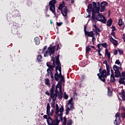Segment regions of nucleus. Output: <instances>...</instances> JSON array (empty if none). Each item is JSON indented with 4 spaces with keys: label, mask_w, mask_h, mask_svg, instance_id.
Returning a JSON list of instances; mask_svg holds the SVG:
<instances>
[{
    "label": "nucleus",
    "mask_w": 125,
    "mask_h": 125,
    "mask_svg": "<svg viewBox=\"0 0 125 125\" xmlns=\"http://www.w3.org/2000/svg\"><path fill=\"white\" fill-rule=\"evenodd\" d=\"M90 49H91L89 47V45H87L86 46V52H88V51H89Z\"/></svg>",
    "instance_id": "obj_35"
},
{
    "label": "nucleus",
    "mask_w": 125,
    "mask_h": 125,
    "mask_svg": "<svg viewBox=\"0 0 125 125\" xmlns=\"http://www.w3.org/2000/svg\"><path fill=\"white\" fill-rule=\"evenodd\" d=\"M122 109L123 111H125V107L124 106H122Z\"/></svg>",
    "instance_id": "obj_50"
},
{
    "label": "nucleus",
    "mask_w": 125,
    "mask_h": 125,
    "mask_svg": "<svg viewBox=\"0 0 125 125\" xmlns=\"http://www.w3.org/2000/svg\"><path fill=\"white\" fill-rule=\"evenodd\" d=\"M46 47H47L46 46H44L42 51V53H43L44 54V57H47V56H48V55H49V56L53 55V54H54V52L55 51L56 46H54L53 47H49L47 50L45 51Z\"/></svg>",
    "instance_id": "obj_2"
},
{
    "label": "nucleus",
    "mask_w": 125,
    "mask_h": 125,
    "mask_svg": "<svg viewBox=\"0 0 125 125\" xmlns=\"http://www.w3.org/2000/svg\"><path fill=\"white\" fill-rule=\"evenodd\" d=\"M46 114L48 117L51 116V112H50V105L49 103L47 104V107H46Z\"/></svg>",
    "instance_id": "obj_15"
},
{
    "label": "nucleus",
    "mask_w": 125,
    "mask_h": 125,
    "mask_svg": "<svg viewBox=\"0 0 125 125\" xmlns=\"http://www.w3.org/2000/svg\"><path fill=\"white\" fill-rule=\"evenodd\" d=\"M45 93L46 95H48V96H49V95L50 96V93L48 91H46Z\"/></svg>",
    "instance_id": "obj_41"
},
{
    "label": "nucleus",
    "mask_w": 125,
    "mask_h": 125,
    "mask_svg": "<svg viewBox=\"0 0 125 125\" xmlns=\"http://www.w3.org/2000/svg\"><path fill=\"white\" fill-rule=\"evenodd\" d=\"M67 105L69 106V108L74 109V102L73 101V98H71L68 101Z\"/></svg>",
    "instance_id": "obj_14"
},
{
    "label": "nucleus",
    "mask_w": 125,
    "mask_h": 125,
    "mask_svg": "<svg viewBox=\"0 0 125 125\" xmlns=\"http://www.w3.org/2000/svg\"><path fill=\"white\" fill-rule=\"evenodd\" d=\"M50 104L52 108H53L54 109H55H55L56 108V105H55V101H53Z\"/></svg>",
    "instance_id": "obj_24"
},
{
    "label": "nucleus",
    "mask_w": 125,
    "mask_h": 125,
    "mask_svg": "<svg viewBox=\"0 0 125 125\" xmlns=\"http://www.w3.org/2000/svg\"><path fill=\"white\" fill-rule=\"evenodd\" d=\"M52 61L47 62L46 66L48 67L47 69V75L48 77H50L52 80L54 79L52 72L54 71V68H56V73L55 74V80L58 82L60 80L61 83L65 82L64 76L61 74V64L59 61V57H53L52 59Z\"/></svg>",
    "instance_id": "obj_1"
},
{
    "label": "nucleus",
    "mask_w": 125,
    "mask_h": 125,
    "mask_svg": "<svg viewBox=\"0 0 125 125\" xmlns=\"http://www.w3.org/2000/svg\"><path fill=\"white\" fill-rule=\"evenodd\" d=\"M52 23V22H51V23Z\"/></svg>",
    "instance_id": "obj_60"
},
{
    "label": "nucleus",
    "mask_w": 125,
    "mask_h": 125,
    "mask_svg": "<svg viewBox=\"0 0 125 125\" xmlns=\"http://www.w3.org/2000/svg\"><path fill=\"white\" fill-rule=\"evenodd\" d=\"M90 47H92V48H93L94 49H95V47L94 46H90Z\"/></svg>",
    "instance_id": "obj_51"
},
{
    "label": "nucleus",
    "mask_w": 125,
    "mask_h": 125,
    "mask_svg": "<svg viewBox=\"0 0 125 125\" xmlns=\"http://www.w3.org/2000/svg\"><path fill=\"white\" fill-rule=\"evenodd\" d=\"M118 25L119 26H122L123 25V20H122V19H120L118 22Z\"/></svg>",
    "instance_id": "obj_31"
},
{
    "label": "nucleus",
    "mask_w": 125,
    "mask_h": 125,
    "mask_svg": "<svg viewBox=\"0 0 125 125\" xmlns=\"http://www.w3.org/2000/svg\"><path fill=\"white\" fill-rule=\"evenodd\" d=\"M112 23H113V21H112V19H109L107 21V26H108V27H110L112 25Z\"/></svg>",
    "instance_id": "obj_25"
},
{
    "label": "nucleus",
    "mask_w": 125,
    "mask_h": 125,
    "mask_svg": "<svg viewBox=\"0 0 125 125\" xmlns=\"http://www.w3.org/2000/svg\"><path fill=\"white\" fill-rule=\"evenodd\" d=\"M107 95L108 96H112V91L108 90Z\"/></svg>",
    "instance_id": "obj_36"
},
{
    "label": "nucleus",
    "mask_w": 125,
    "mask_h": 125,
    "mask_svg": "<svg viewBox=\"0 0 125 125\" xmlns=\"http://www.w3.org/2000/svg\"><path fill=\"white\" fill-rule=\"evenodd\" d=\"M54 112V108L51 109V116L53 115V113Z\"/></svg>",
    "instance_id": "obj_42"
},
{
    "label": "nucleus",
    "mask_w": 125,
    "mask_h": 125,
    "mask_svg": "<svg viewBox=\"0 0 125 125\" xmlns=\"http://www.w3.org/2000/svg\"><path fill=\"white\" fill-rule=\"evenodd\" d=\"M84 32L85 36H87V37H93L94 36V33H93V31L88 32L86 31V27L85 26L84 27Z\"/></svg>",
    "instance_id": "obj_12"
},
{
    "label": "nucleus",
    "mask_w": 125,
    "mask_h": 125,
    "mask_svg": "<svg viewBox=\"0 0 125 125\" xmlns=\"http://www.w3.org/2000/svg\"><path fill=\"white\" fill-rule=\"evenodd\" d=\"M57 26H61L62 25V22H57Z\"/></svg>",
    "instance_id": "obj_45"
},
{
    "label": "nucleus",
    "mask_w": 125,
    "mask_h": 125,
    "mask_svg": "<svg viewBox=\"0 0 125 125\" xmlns=\"http://www.w3.org/2000/svg\"><path fill=\"white\" fill-rule=\"evenodd\" d=\"M43 119H47H47H48V118H47V115H44L43 116Z\"/></svg>",
    "instance_id": "obj_46"
},
{
    "label": "nucleus",
    "mask_w": 125,
    "mask_h": 125,
    "mask_svg": "<svg viewBox=\"0 0 125 125\" xmlns=\"http://www.w3.org/2000/svg\"><path fill=\"white\" fill-rule=\"evenodd\" d=\"M113 71V70H111V72Z\"/></svg>",
    "instance_id": "obj_59"
},
{
    "label": "nucleus",
    "mask_w": 125,
    "mask_h": 125,
    "mask_svg": "<svg viewBox=\"0 0 125 125\" xmlns=\"http://www.w3.org/2000/svg\"><path fill=\"white\" fill-rule=\"evenodd\" d=\"M46 17H49V15H46Z\"/></svg>",
    "instance_id": "obj_54"
},
{
    "label": "nucleus",
    "mask_w": 125,
    "mask_h": 125,
    "mask_svg": "<svg viewBox=\"0 0 125 125\" xmlns=\"http://www.w3.org/2000/svg\"><path fill=\"white\" fill-rule=\"evenodd\" d=\"M113 69L114 71H115L116 78H119L121 77V73L120 72V70H122V67H119L116 65H114L113 66Z\"/></svg>",
    "instance_id": "obj_9"
},
{
    "label": "nucleus",
    "mask_w": 125,
    "mask_h": 125,
    "mask_svg": "<svg viewBox=\"0 0 125 125\" xmlns=\"http://www.w3.org/2000/svg\"><path fill=\"white\" fill-rule=\"evenodd\" d=\"M82 78L83 79V76Z\"/></svg>",
    "instance_id": "obj_58"
},
{
    "label": "nucleus",
    "mask_w": 125,
    "mask_h": 125,
    "mask_svg": "<svg viewBox=\"0 0 125 125\" xmlns=\"http://www.w3.org/2000/svg\"><path fill=\"white\" fill-rule=\"evenodd\" d=\"M96 51H98V53L99 56H102V54H101V53H100V50L96 49Z\"/></svg>",
    "instance_id": "obj_39"
},
{
    "label": "nucleus",
    "mask_w": 125,
    "mask_h": 125,
    "mask_svg": "<svg viewBox=\"0 0 125 125\" xmlns=\"http://www.w3.org/2000/svg\"><path fill=\"white\" fill-rule=\"evenodd\" d=\"M98 14V15L96 18V20L105 24L106 23V18H104V16L102 15V14H100V13Z\"/></svg>",
    "instance_id": "obj_10"
},
{
    "label": "nucleus",
    "mask_w": 125,
    "mask_h": 125,
    "mask_svg": "<svg viewBox=\"0 0 125 125\" xmlns=\"http://www.w3.org/2000/svg\"><path fill=\"white\" fill-rule=\"evenodd\" d=\"M73 110V109H71L69 107V106H68L66 109H65V115L67 116L68 115H69V113H70V111Z\"/></svg>",
    "instance_id": "obj_21"
},
{
    "label": "nucleus",
    "mask_w": 125,
    "mask_h": 125,
    "mask_svg": "<svg viewBox=\"0 0 125 125\" xmlns=\"http://www.w3.org/2000/svg\"><path fill=\"white\" fill-rule=\"evenodd\" d=\"M57 50H58V49H59V44H58L57 45Z\"/></svg>",
    "instance_id": "obj_49"
},
{
    "label": "nucleus",
    "mask_w": 125,
    "mask_h": 125,
    "mask_svg": "<svg viewBox=\"0 0 125 125\" xmlns=\"http://www.w3.org/2000/svg\"><path fill=\"white\" fill-rule=\"evenodd\" d=\"M107 2L103 1L101 3V9L100 10V11L101 12H103V11H105V6L107 5Z\"/></svg>",
    "instance_id": "obj_13"
},
{
    "label": "nucleus",
    "mask_w": 125,
    "mask_h": 125,
    "mask_svg": "<svg viewBox=\"0 0 125 125\" xmlns=\"http://www.w3.org/2000/svg\"><path fill=\"white\" fill-rule=\"evenodd\" d=\"M120 113L119 112H117L116 114H115V117H116V119L114 121V125H119V122L118 121H120V119H121V115H120Z\"/></svg>",
    "instance_id": "obj_11"
},
{
    "label": "nucleus",
    "mask_w": 125,
    "mask_h": 125,
    "mask_svg": "<svg viewBox=\"0 0 125 125\" xmlns=\"http://www.w3.org/2000/svg\"><path fill=\"white\" fill-rule=\"evenodd\" d=\"M121 78L124 80H125V71L122 73Z\"/></svg>",
    "instance_id": "obj_29"
},
{
    "label": "nucleus",
    "mask_w": 125,
    "mask_h": 125,
    "mask_svg": "<svg viewBox=\"0 0 125 125\" xmlns=\"http://www.w3.org/2000/svg\"><path fill=\"white\" fill-rule=\"evenodd\" d=\"M115 64H117V65H120V66H122V63L120 62V60H117L115 62Z\"/></svg>",
    "instance_id": "obj_34"
},
{
    "label": "nucleus",
    "mask_w": 125,
    "mask_h": 125,
    "mask_svg": "<svg viewBox=\"0 0 125 125\" xmlns=\"http://www.w3.org/2000/svg\"><path fill=\"white\" fill-rule=\"evenodd\" d=\"M112 36H113V37L115 38V33H111Z\"/></svg>",
    "instance_id": "obj_53"
},
{
    "label": "nucleus",
    "mask_w": 125,
    "mask_h": 125,
    "mask_svg": "<svg viewBox=\"0 0 125 125\" xmlns=\"http://www.w3.org/2000/svg\"><path fill=\"white\" fill-rule=\"evenodd\" d=\"M67 124V119L66 117L63 118L62 125H66Z\"/></svg>",
    "instance_id": "obj_30"
},
{
    "label": "nucleus",
    "mask_w": 125,
    "mask_h": 125,
    "mask_svg": "<svg viewBox=\"0 0 125 125\" xmlns=\"http://www.w3.org/2000/svg\"><path fill=\"white\" fill-rule=\"evenodd\" d=\"M45 84H46V85H48V86H49L50 85V82H49V79H45Z\"/></svg>",
    "instance_id": "obj_26"
},
{
    "label": "nucleus",
    "mask_w": 125,
    "mask_h": 125,
    "mask_svg": "<svg viewBox=\"0 0 125 125\" xmlns=\"http://www.w3.org/2000/svg\"><path fill=\"white\" fill-rule=\"evenodd\" d=\"M118 50H115L114 51V55H117V54H118Z\"/></svg>",
    "instance_id": "obj_43"
},
{
    "label": "nucleus",
    "mask_w": 125,
    "mask_h": 125,
    "mask_svg": "<svg viewBox=\"0 0 125 125\" xmlns=\"http://www.w3.org/2000/svg\"><path fill=\"white\" fill-rule=\"evenodd\" d=\"M74 1H75L74 0H71V3H74Z\"/></svg>",
    "instance_id": "obj_52"
},
{
    "label": "nucleus",
    "mask_w": 125,
    "mask_h": 125,
    "mask_svg": "<svg viewBox=\"0 0 125 125\" xmlns=\"http://www.w3.org/2000/svg\"><path fill=\"white\" fill-rule=\"evenodd\" d=\"M100 74L98 73L97 76L100 79L101 81H102L104 83H105V78L107 77V72L105 69H102L101 68L99 69Z\"/></svg>",
    "instance_id": "obj_6"
},
{
    "label": "nucleus",
    "mask_w": 125,
    "mask_h": 125,
    "mask_svg": "<svg viewBox=\"0 0 125 125\" xmlns=\"http://www.w3.org/2000/svg\"><path fill=\"white\" fill-rule=\"evenodd\" d=\"M88 9H87V12H88V16H87V17L89 18L90 17V11H92V4H89L88 5Z\"/></svg>",
    "instance_id": "obj_16"
},
{
    "label": "nucleus",
    "mask_w": 125,
    "mask_h": 125,
    "mask_svg": "<svg viewBox=\"0 0 125 125\" xmlns=\"http://www.w3.org/2000/svg\"><path fill=\"white\" fill-rule=\"evenodd\" d=\"M35 42H36V44L37 45H39V44H40V38L39 37H36L35 38Z\"/></svg>",
    "instance_id": "obj_23"
},
{
    "label": "nucleus",
    "mask_w": 125,
    "mask_h": 125,
    "mask_svg": "<svg viewBox=\"0 0 125 125\" xmlns=\"http://www.w3.org/2000/svg\"><path fill=\"white\" fill-rule=\"evenodd\" d=\"M91 38H92V42H93V41H94V40H95V37H94V35H93V37H91Z\"/></svg>",
    "instance_id": "obj_44"
},
{
    "label": "nucleus",
    "mask_w": 125,
    "mask_h": 125,
    "mask_svg": "<svg viewBox=\"0 0 125 125\" xmlns=\"http://www.w3.org/2000/svg\"><path fill=\"white\" fill-rule=\"evenodd\" d=\"M73 125V121L72 120H69L67 122V125Z\"/></svg>",
    "instance_id": "obj_32"
},
{
    "label": "nucleus",
    "mask_w": 125,
    "mask_h": 125,
    "mask_svg": "<svg viewBox=\"0 0 125 125\" xmlns=\"http://www.w3.org/2000/svg\"><path fill=\"white\" fill-rule=\"evenodd\" d=\"M113 31H115V30H116V28H115V27H114V28L113 29Z\"/></svg>",
    "instance_id": "obj_55"
},
{
    "label": "nucleus",
    "mask_w": 125,
    "mask_h": 125,
    "mask_svg": "<svg viewBox=\"0 0 125 125\" xmlns=\"http://www.w3.org/2000/svg\"><path fill=\"white\" fill-rule=\"evenodd\" d=\"M41 115H43V114L42 113Z\"/></svg>",
    "instance_id": "obj_57"
},
{
    "label": "nucleus",
    "mask_w": 125,
    "mask_h": 125,
    "mask_svg": "<svg viewBox=\"0 0 125 125\" xmlns=\"http://www.w3.org/2000/svg\"><path fill=\"white\" fill-rule=\"evenodd\" d=\"M125 80L122 78H120V79L119 80V83L120 84H124V85H125Z\"/></svg>",
    "instance_id": "obj_22"
},
{
    "label": "nucleus",
    "mask_w": 125,
    "mask_h": 125,
    "mask_svg": "<svg viewBox=\"0 0 125 125\" xmlns=\"http://www.w3.org/2000/svg\"><path fill=\"white\" fill-rule=\"evenodd\" d=\"M123 39L124 40V42H125V34H123Z\"/></svg>",
    "instance_id": "obj_48"
},
{
    "label": "nucleus",
    "mask_w": 125,
    "mask_h": 125,
    "mask_svg": "<svg viewBox=\"0 0 125 125\" xmlns=\"http://www.w3.org/2000/svg\"><path fill=\"white\" fill-rule=\"evenodd\" d=\"M105 55H106L107 57L108 58V59H110V58H111V53L109 52L108 48L105 49Z\"/></svg>",
    "instance_id": "obj_20"
},
{
    "label": "nucleus",
    "mask_w": 125,
    "mask_h": 125,
    "mask_svg": "<svg viewBox=\"0 0 125 125\" xmlns=\"http://www.w3.org/2000/svg\"><path fill=\"white\" fill-rule=\"evenodd\" d=\"M50 97L53 101H56V97H57V93L54 92V85H52L50 90Z\"/></svg>",
    "instance_id": "obj_7"
},
{
    "label": "nucleus",
    "mask_w": 125,
    "mask_h": 125,
    "mask_svg": "<svg viewBox=\"0 0 125 125\" xmlns=\"http://www.w3.org/2000/svg\"><path fill=\"white\" fill-rule=\"evenodd\" d=\"M103 63H104V64H105V65H106V69H107V76H109V75H110V66L107 63V61H106V60L104 61L103 62Z\"/></svg>",
    "instance_id": "obj_17"
},
{
    "label": "nucleus",
    "mask_w": 125,
    "mask_h": 125,
    "mask_svg": "<svg viewBox=\"0 0 125 125\" xmlns=\"http://www.w3.org/2000/svg\"><path fill=\"white\" fill-rule=\"evenodd\" d=\"M62 87V85H61V83H58L56 86V90L55 91V92L57 93L58 98L59 99H60V100L62 98V90L61 89Z\"/></svg>",
    "instance_id": "obj_5"
},
{
    "label": "nucleus",
    "mask_w": 125,
    "mask_h": 125,
    "mask_svg": "<svg viewBox=\"0 0 125 125\" xmlns=\"http://www.w3.org/2000/svg\"><path fill=\"white\" fill-rule=\"evenodd\" d=\"M66 0V1H67V0Z\"/></svg>",
    "instance_id": "obj_61"
},
{
    "label": "nucleus",
    "mask_w": 125,
    "mask_h": 125,
    "mask_svg": "<svg viewBox=\"0 0 125 125\" xmlns=\"http://www.w3.org/2000/svg\"><path fill=\"white\" fill-rule=\"evenodd\" d=\"M122 118H124V119H125V112H124L122 114Z\"/></svg>",
    "instance_id": "obj_47"
},
{
    "label": "nucleus",
    "mask_w": 125,
    "mask_h": 125,
    "mask_svg": "<svg viewBox=\"0 0 125 125\" xmlns=\"http://www.w3.org/2000/svg\"><path fill=\"white\" fill-rule=\"evenodd\" d=\"M102 45V43L98 44L97 45V47L99 48V50H100V47H101V46Z\"/></svg>",
    "instance_id": "obj_38"
},
{
    "label": "nucleus",
    "mask_w": 125,
    "mask_h": 125,
    "mask_svg": "<svg viewBox=\"0 0 125 125\" xmlns=\"http://www.w3.org/2000/svg\"><path fill=\"white\" fill-rule=\"evenodd\" d=\"M110 41L111 42H112L115 46H116V45H118V41H117V40L114 39L113 38L111 37L110 39Z\"/></svg>",
    "instance_id": "obj_19"
},
{
    "label": "nucleus",
    "mask_w": 125,
    "mask_h": 125,
    "mask_svg": "<svg viewBox=\"0 0 125 125\" xmlns=\"http://www.w3.org/2000/svg\"><path fill=\"white\" fill-rule=\"evenodd\" d=\"M68 95H67L66 94H65V93L64 94V99H68Z\"/></svg>",
    "instance_id": "obj_40"
},
{
    "label": "nucleus",
    "mask_w": 125,
    "mask_h": 125,
    "mask_svg": "<svg viewBox=\"0 0 125 125\" xmlns=\"http://www.w3.org/2000/svg\"><path fill=\"white\" fill-rule=\"evenodd\" d=\"M110 81L111 82H115V77L114 76V75L113 74V73L111 74Z\"/></svg>",
    "instance_id": "obj_28"
},
{
    "label": "nucleus",
    "mask_w": 125,
    "mask_h": 125,
    "mask_svg": "<svg viewBox=\"0 0 125 125\" xmlns=\"http://www.w3.org/2000/svg\"><path fill=\"white\" fill-rule=\"evenodd\" d=\"M46 8L47 9L48 8V6H46Z\"/></svg>",
    "instance_id": "obj_56"
},
{
    "label": "nucleus",
    "mask_w": 125,
    "mask_h": 125,
    "mask_svg": "<svg viewBox=\"0 0 125 125\" xmlns=\"http://www.w3.org/2000/svg\"><path fill=\"white\" fill-rule=\"evenodd\" d=\"M118 51L120 55H122L123 53H124V51L122 50L121 49H118Z\"/></svg>",
    "instance_id": "obj_33"
},
{
    "label": "nucleus",
    "mask_w": 125,
    "mask_h": 125,
    "mask_svg": "<svg viewBox=\"0 0 125 125\" xmlns=\"http://www.w3.org/2000/svg\"><path fill=\"white\" fill-rule=\"evenodd\" d=\"M54 123V120H52V118L50 116H48V119H47V123L48 125H51Z\"/></svg>",
    "instance_id": "obj_18"
},
{
    "label": "nucleus",
    "mask_w": 125,
    "mask_h": 125,
    "mask_svg": "<svg viewBox=\"0 0 125 125\" xmlns=\"http://www.w3.org/2000/svg\"><path fill=\"white\" fill-rule=\"evenodd\" d=\"M42 55H39L37 57V60L39 62H42Z\"/></svg>",
    "instance_id": "obj_27"
},
{
    "label": "nucleus",
    "mask_w": 125,
    "mask_h": 125,
    "mask_svg": "<svg viewBox=\"0 0 125 125\" xmlns=\"http://www.w3.org/2000/svg\"><path fill=\"white\" fill-rule=\"evenodd\" d=\"M55 3H56V0H52L50 1L49 4L50 5V10L55 15Z\"/></svg>",
    "instance_id": "obj_8"
},
{
    "label": "nucleus",
    "mask_w": 125,
    "mask_h": 125,
    "mask_svg": "<svg viewBox=\"0 0 125 125\" xmlns=\"http://www.w3.org/2000/svg\"><path fill=\"white\" fill-rule=\"evenodd\" d=\"M100 10V6H97L95 2H93V8L92 13V20H95V13H99Z\"/></svg>",
    "instance_id": "obj_4"
},
{
    "label": "nucleus",
    "mask_w": 125,
    "mask_h": 125,
    "mask_svg": "<svg viewBox=\"0 0 125 125\" xmlns=\"http://www.w3.org/2000/svg\"><path fill=\"white\" fill-rule=\"evenodd\" d=\"M102 45L103 47H104L105 48H106V47H107V43H102Z\"/></svg>",
    "instance_id": "obj_37"
},
{
    "label": "nucleus",
    "mask_w": 125,
    "mask_h": 125,
    "mask_svg": "<svg viewBox=\"0 0 125 125\" xmlns=\"http://www.w3.org/2000/svg\"><path fill=\"white\" fill-rule=\"evenodd\" d=\"M65 4H60L59 6L58 7L59 10H61L62 14L64 17V19L66 20L68 19V17L67 15L68 14V9L67 8V6H64Z\"/></svg>",
    "instance_id": "obj_3"
}]
</instances>
